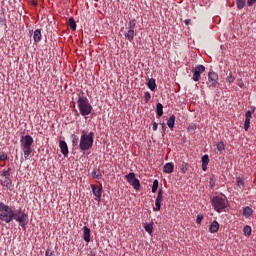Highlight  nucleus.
Listing matches in <instances>:
<instances>
[{"instance_id": "f257e3e1", "label": "nucleus", "mask_w": 256, "mask_h": 256, "mask_svg": "<svg viewBox=\"0 0 256 256\" xmlns=\"http://www.w3.org/2000/svg\"><path fill=\"white\" fill-rule=\"evenodd\" d=\"M94 137V132L90 131L89 133H87L85 130H82V134L80 135V142L78 144L80 152L86 153L93 147Z\"/></svg>"}, {"instance_id": "f03ea898", "label": "nucleus", "mask_w": 256, "mask_h": 256, "mask_svg": "<svg viewBox=\"0 0 256 256\" xmlns=\"http://www.w3.org/2000/svg\"><path fill=\"white\" fill-rule=\"evenodd\" d=\"M21 143V150L24 153V159L30 160L31 154L33 152V144H34V138L31 135H25L21 137L20 140Z\"/></svg>"}, {"instance_id": "7ed1b4c3", "label": "nucleus", "mask_w": 256, "mask_h": 256, "mask_svg": "<svg viewBox=\"0 0 256 256\" xmlns=\"http://www.w3.org/2000/svg\"><path fill=\"white\" fill-rule=\"evenodd\" d=\"M78 110L80 111V115H82V117L89 116L93 111V107L89 103L88 98L84 96V93L78 94Z\"/></svg>"}, {"instance_id": "20e7f679", "label": "nucleus", "mask_w": 256, "mask_h": 256, "mask_svg": "<svg viewBox=\"0 0 256 256\" xmlns=\"http://www.w3.org/2000/svg\"><path fill=\"white\" fill-rule=\"evenodd\" d=\"M14 210L9 205L0 201V221L10 224L13 222Z\"/></svg>"}, {"instance_id": "39448f33", "label": "nucleus", "mask_w": 256, "mask_h": 256, "mask_svg": "<svg viewBox=\"0 0 256 256\" xmlns=\"http://www.w3.org/2000/svg\"><path fill=\"white\" fill-rule=\"evenodd\" d=\"M211 205L217 213L227 212L228 200L226 196H213L211 197Z\"/></svg>"}, {"instance_id": "423d86ee", "label": "nucleus", "mask_w": 256, "mask_h": 256, "mask_svg": "<svg viewBox=\"0 0 256 256\" xmlns=\"http://www.w3.org/2000/svg\"><path fill=\"white\" fill-rule=\"evenodd\" d=\"M13 220L18 222L20 226L25 229L29 222V215L21 208L17 211H13Z\"/></svg>"}, {"instance_id": "0eeeda50", "label": "nucleus", "mask_w": 256, "mask_h": 256, "mask_svg": "<svg viewBox=\"0 0 256 256\" xmlns=\"http://www.w3.org/2000/svg\"><path fill=\"white\" fill-rule=\"evenodd\" d=\"M208 80L206 81V85L209 89H214L217 87L219 83V75L214 71H210L207 75Z\"/></svg>"}, {"instance_id": "6e6552de", "label": "nucleus", "mask_w": 256, "mask_h": 256, "mask_svg": "<svg viewBox=\"0 0 256 256\" xmlns=\"http://www.w3.org/2000/svg\"><path fill=\"white\" fill-rule=\"evenodd\" d=\"M136 20H130L128 22V32L124 33V37L128 42L133 43L135 37Z\"/></svg>"}, {"instance_id": "1a4fd4ad", "label": "nucleus", "mask_w": 256, "mask_h": 256, "mask_svg": "<svg viewBox=\"0 0 256 256\" xmlns=\"http://www.w3.org/2000/svg\"><path fill=\"white\" fill-rule=\"evenodd\" d=\"M206 71V67L204 65H197L191 69L192 72V80L194 82H199L201 75Z\"/></svg>"}, {"instance_id": "9d476101", "label": "nucleus", "mask_w": 256, "mask_h": 256, "mask_svg": "<svg viewBox=\"0 0 256 256\" xmlns=\"http://www.w3.org/2000/svg\"><path fill=\"white\" fill-rule=\"evenodd\" d=\"M90 187H92V194L96 197V201L101 202L103 193L102 188L95 184L90 185Z\"/></svg>"}, {"instance_id": "9b49d317", "label": "nucleus", "mask_w": 256, "mask_h": 256, "mask_svg": "<svg viewBox=\"0 0 256 256\" xmlns=\"http://www.w3.org/2000/svg\"><path fill=\"white\" fill-rule=\"evenodd\" d=\"M252 112L250 110L245 113V121H244V131L248 132L251 124Z\"/></svg>"}, {"instance_id": "f8f14e48", "label": "nucleus", "mask_w": 256, "mask_h": 256, "mask_svg": "<svg viewBox=\"0 0 256 256\" xmlns=\"http://www.w3.org/2000/svg\"><path fill=\"white\" fill-rule=\"evenodd\" d=\"M59 145H60V152H62V155H64V157H67L69 154V148L67 143L64 140H60Z\"/></svg>"}, {"instance_id": "ddd939ff", "label": "nucleus", "mask_w": 256, "mask_h": 256, "mask_svg": "<svg viewBox=\"0 0 256 256\" xmlns=\"http://www.w3.org/2000/svg\"><path fill=\"white\" fill-rule=\"evenodd\" d=\"M220 224L217 220H213L209 226V233L215 234L219 231Z\"/></svg>"}, {"instance_id": "4468645a", "label": "nucleus", "mask_w": 256, "mask_h": 256, "mask_svg": "<svg viewBox=\"0 0 256 256\" xmlns=\"http://www.w3.org/2000/svg\"><path fill=\"white\" fill-rule=\"evenodd\" d=\"M82 231H84V241L86 243L91 242V229L87 226L82 227Z\"/></svg>"}, {"instance_id": "2eb2a0df", "label": "nucleus", "mask_w": 256, "mask_h": 256, "mask_svg": "<svg viewBox=\"0 0 256 256\" xmlns=\"http://www.w3.org/2000/svg\"><path fill=\"white\" fill-rule=\"evenodd\" d=\"M163 172L165 174H172L174 172V164L171 162H167L164 166H163Z\"/></svg>"}, {"instance_id": "dca6fc26", "label": "nucleus", "mask_w": 256, "mask_h": 256, "mask_svg": "<svg viewBox=\"0 0 256 256\" xmlns=\"http://www.w3.org/2000/svg\"><path fill=\"white\" fill-rule=\"evenodd\" d=\"M1 185L8 190L12 188V180L10 177H5L1 179Z\"/></svg>"}, {"instance_id": "f3484780", "label": "nucleus", "mask_w": 256, "mask_h": 256, "mask_svg": "<svg viewBox=\"0 0 256 256\" xmlns=\"http://www.w3.org/2000/svg\"><path fill=\"white\" fill-rule=\"evenodd\" d=\"M102 177H103V174L100 168H94V170H92V178L96 180H101Z\"/></svg>"}, {"instance_id": "a211bd4d", "label": "nucleus", "mask_w": 256, "mask_h": 256, "mask_svg": "<svg viewBox=\"0 0 256 256\" xmlns=\"http://www.w3.org/2000/svg\"><path fill=\"white\" fill-rule=\"evenodd\" d=\"M242 212L245 218H250L253 215V209L250 206L243 207Z\"/></svg>"}, {"instance_id": "6ab92c4d", "label": "nucleus", "mask_w": 256, "mask_h": 256, "mask_svg": "<svg viewBox=\"0 0 256 256\" xmlns=\"http://www.w3.org/2000/svg\"><path fill=\"white\" fill-rule=\"evenodd\" d=\"M147 88L150 90V91H155L156 89V80L154 78H150L148 81H147Z\"/></svg>"}, {"instance_id": "aec40b11", "label": "nucleus", "mask_w": 256, "mask_h": 256, "mask_svg": "<svg viewBox=\"0 0 256 256\" xmlns=\"http://www.w3.org/2000/svg\"><path fill=\"white\" fill-rule=\"evenodd\" d=\"M175 121H176V116L175 115H170V117L167 119V126L170 129H173L175 126Z\"/></svg>"}, {"instance_id": "412c9836", "label": "nucleus", "mask_w": 256, "mask_h": 256, "mask_svg": "<svg viewBox=\"0 0 256 256\" xmlns=\"http://www.w3.org/2000/svg\"><path fill=\"white\" fill-rule=\"evenodd\" d=\"M68 26H70V30L76 31L77 24H76V21L73 17L68 18Z\"/></svg>"}, {"instance_id": "4be33fe9", "label": "nucleus", "mask_w": 256, "mask_h": 256, "mask_svg": "<svg viewBox=\"0 0 256 256\" xmlns=\"http://www.w3.org/2000/svg\"><path fill=\"white\" fill-rule=\"evenodd\" d=\"M42 39V33H41V29H37L34 32V41L35 43H40Z\"/></svg>"}, {"instance_id": "5701e85b", "label": "nucleus", "mask_w": 256, "mask_h": 256, "mask_svg": "<svg viewBox=\"0 0 256 256\" xmlns=\"http://www.w3.org/2000/svg\"><path fill=\"white\" fill-rule=\"evenodd\" d=\"M70 139L72 140V147L79 146V137L76 134L70 135Z\"/></svg>"}, {"instance_id": "b1692460", "label": "nucleus", "mask_w": 256, "mask_h": 256, "mask_svg": "<svg viewBox=\"0 0 256 256\" xmlns=\"http://www.w3.org/2000/svg\"><path fill=\"white\" fill-rule=\"evenodd\" d=\"M156 115L157 117L163 116V105L161 103L156 104Z\"/></svg>"}, {"instance_id": "393cba45", "label": "nucleus", "mask_w": 256, "mask_h": 256, "mask_svg": "<svg viewBox=\"0 0 256 256\" xmlns=\"http://www.w3.org/2000/svg\"><path fill=\"white\" fill-rule=\"evenodd\" d=\"M189 170V164L187 162H182L180 165V173L186 174V172Z\"/></svg>"}, {"instance_id": "a878e982", "label": "nucleus", "mask_w": 256, "mask_h": 256, "mask_svg": "<svg viewBox=\"0 0 256 256\" xmlns=\"http://www.w3.org/2000/svg\"><path fill=\"white\" fill-rule=\"evenodd\" d=\"M130 185H132V187H134V190H136V191L140 190L141 183H140V180L138 178H136L134 181H132L130 183Z\"/></svg>"}, {"instance_id": "bb28decb", "label": "nucleus", "mask_w": 256, "mask_h": 256, "mask_svg": "<svg viewBox=\"0 0 256 256\" xmlns=\"http://www.w3.org/2000/svg\"><path fill=\"white\" fill-rule=\"evenodd\" d=\"M246 6V0H236V7L238 10L244 9Z\"/></svg>"}, {"instance_id": "cd10ccee", "label": "nucleus", "mask_w": 256, "mask_h": 256, "mask_svg": "<svg viewBox=\"0 0 256 256\" xmlns=\"http://www.w3.org/2000/svg\"><path fill=\"white\" fill-rule=\"evenodd\" d=\"M243 233H244V235H245L246 237L251 236V234H252V228H251V226L245 225V226L243 227Z\"/></svg>"}, {"instance_id": "c85d7f7f", "label": "nucleus", "mask_w": 256, "mask_h": 256, "mask_svg": "<svg viewBox=\"0 0 256 256\" xmlns=\"http://www.w3.org/2000/svg\"><path fill=\"white\" fill-rule=\"evenodd\" d=\"M226 82L231 85L235 82V77L233 76L232 72H229L226 77Z\"/></svg>"}, {"instance_id": "c756f323", "label": "nucleus", "mask_w": 256, "mask_h": 256, "mask_svg": "<svg viewBox=\"0 0 256 256\" xmlns=\"http://www.w3.org/2000/svg\"><path fill=\"white\" fill-rule=\"evenodd\" d=\"M144 230L151 235L153 233V224L152 223H146L144 225Z\"/></svg>"}, {"instance_id": "7c9ffc66", "label": "nucleus", "mask_w": 256, "mask_h": 256, "mask_svg": "<svg viewBox=\"0 0 256 256\" xmlns=\"http://www.w3.org/2000/svg\"><path fill=\"white\" fill-rule=\"evenodd\" d=\"M158 187H159V181L157 179H154L151 187V192L156 193L158 190Z\"/></svg>"}, {"instance_id": "2f4dec72", "label": "nucleus", "mask_w": 256, "mask_h": 256, "mask_svg": "<svg viewBox=\"0 0 256 256\" xmlns=\"http://www.w3.org/2000/svg\"><path fill=\"white\" fill-rule=\"evenodd\" d=\"M216 149L218 152L222 153L223 151H225V143L223 141L218 142L216 145Z\"/></svg>"}, {"instance_id": "473e14b6", "label": "nucleus", "mask_w": 256, "mask_h": 256, "mask_svg": "<svg viewBox=\"0 0 256 256\" xmlns=\"http://www.w3.org/2000/svg\"><path fill=\"white\" fill-rule=\"evenodd\" d=\"M11 171H12V169L10 167L7 170H3L1 172V177L2 178H10Z\"/></svg>"}, {"instance_id": "72a5a7b5", "label": "nucleus", "mask_w": 256, "mask_h": 256, "mask_svg": "<svg viewBox=\"0 0 256 256\" xmlns=\"http://www.w3.org/2000/svg\"><path fill=\"white\" fill-rule=\"evenodd\" d=\"M137 179L135 177V173L134 172H130L128 173V175H126V181H128L130 184L135 180Z\"/></svg>"}, {"instance_id": "f704fd0d", "label": "nucleus", "mask_w": 256, "mask_h": 256, "mask_svg": "<svg viewBox=\"0 0 256 256\" xmlns=\"http://www.w3.org/2000/svg\"><path fill=\"white\" fill-rule=\"evenodd\" d=\"M236 183H237V186L240 189L244 188V186H245V181H244V179L242 177H237L236 178Z\"/></svg>"}, {"instance_id": "c9c22d12", "label": "nucleus", "mask_w": 256, "mask_h": 256, "mask_svg": "<svg viewBox=\"0 0 256 256\" xmlns=\"http://www.w3.org/2000/svg\"><path fill=\"white\" fill-rule=\"evenodd\" d=\"M162 201L155 199V207H153L154 212H159L161 210Z\"/></svg>"}, {"instance_id": "e433bc0d", "label": "nucleus", "mask_w": 256, "mask_h": 256, "mask_svg": "<svg viewBox=\"0 0 256 256\" xmlns=\"http://www.w3.org/2000/svg\"><path fill=\"white\" fill-rule=\"evenodd\" d=\"M210 159L209 156L207 154L203 155L201 157V163L204 165H209Z\"/></svg>"}, {"instance_id": "4c0bfd02", "label": "nucleus", "mask_w": 256, "mask_h": 256, "mask_svg": "<svg viewBox=\"0 0 256 256\" xmlns=\"http://www.w3.org/2000/svg\"><path fill=\"white\" fill-rule=\"evenodd\" d=\"M163 194H164L163 189H158L156 200L163 202Z\"/></svg>"}, {"instance_id": "58836bf2", "label": "nucleus", "mask_w": 256, "mask_h": 256, "mask_svg": "<svg viewBox=\"0 0 256 256\" xmlns=\"http://www.w3.org/2000/svg\"><path fill=\"white\" fill-rule=\"evenodd\" d=\"M150 100H151L150 92H145L144 93V102H145V104H148Z\"/></svg>"}, {"instance_id": "ea45409f", "label": "nucleus", "mask_w": 256, "mask_h": 256, "mask_svg": "<svg viewBox=\"0 0 256 256\" xmlns=\"http://www.w3.org/2000/svg\"><path fill=\"white\" fill-rule=\"evenodd\" d=\"M197 129V125L192 123V124H189V126L187 127V131L188 132H193L194 130Z\"/></svg>"}, {"instance_id": "a19ab883", "label": "nucleus", "mask_w": 256, "mask_h": 256, "mask_svg": "<svg viewBox=\"0 0 256 256\" xmlns=\"http://www.w3.org/2000/svg\"><path fill=\"white\" fill-rule=\"evenodd\" d=\"M8 160V156L5 152H0V162Z\"/></svg>"}, {"instance_id": "79ce46f5", "label": "nucleus", "mask_w": 256, "mask_h": 256, "mask_svg": "<svg viewBox=\"0 0 256 256\" xmlns=\"http://www.w3.org/2000/svg\"><path fill=\"white\" fill-rule=\"evenodd\" d=\"M203 220H204V216L203 215H197V217H196V224L197 225H201Z\"/></svg>"}, {"instance_id": "37998d69", "label": "nucleus", "mask_w": 256, "mask_h": 256, "mask_svg": "<svg viewBox=\"0 0 256 256\" xmlns=\"http://www.w3.org/2000/svg\"><path fill=\"white\" fill-rule=\"evenodd\" d=\"M44 256H56L55 251L51 249H46Z\"/></svg>"}, {"instance_id": "c03bdc74", "label": "nucleus", "mask_w": 256, "mask_h": 256, "mask_svg": "<svg viewBox=\"0 0 256 256\" xmlns=\"http://www.w3.org/2000/svg\"><path fill=\"white\" fill-rule=\"evenodd\" d=\"M256 4V0H247L248 7H253Z\"/></svg>"}, {"instance_id": "a18cd8bd", "label": "nucleus", "mask_w": 256, "mask_h": 256, "mask_svg": "<svg viewBox=\"0 0 256 256\" xmlns=\"http://www.w3.org/2000/svg\"><path fill=\"white\" fill-rule=\"evenodd\" d=\"M157 129H158V123H157V122H153V124H152V130H153L154 132H156Z\"/></svg>"}, {"instance_id": "49530a36", "label": "nucleus", "mask_w": 256, "mask_h": 256, "mask_svg": "<svg viewBox=\"0 0 256 256\" xmlns=\"http://www.w3.org/2000/svg\"><path fill=\"white\" fill-rule=\"evenodd\" d=\"M184 24H185L186 26H189V25L191 24V19H185V20H184Z\"/></svg>"}, {"instance_id": "de8ad7c7", "label": "nucleus", "mask_w": 256, "mask_h": 256, "mask_svg": "<svg viewBox=\"0 0 256 256\" xmlns=\"http://www.w3.org/2000/svg\"><path fill=\"white\" fill-rule=\"evenodd\" d=\"M208 164H202V171L206 172L208 169Z\"/></svg>"}, {"instance_id": "09e8293b", "label": "nucleus", "mask_w": 256, "mask_h": 256, "mask_svg": "<svg viewBox=\"0 0 256 256\" xmlns=\"http://www.w3.org/2000/svg\"><path fill=\"white\" fill-rule=\"evenodd\" d=\"M31 4H32L34 7H37V6H38V3L36 2V0H33V1L31 2Z\"/></svg>"}, {"instance_id": "8fccbe9b", "label": "nucleus", "mask_w": 256, "mask_h": 256, "mask_svg": "<svg viewBox=\"0 0 256 256\" xmlns=\"http://www.w3.org/2000/svg\"><path fill=\"white\" fill-rule=\"evenodd\" d=\"M210 186H211V188H213V187H214V184H210Z\"/></svg>"}, {"instance_id": "3c124183", "label": "nucleus", "mask_w": 256, "mask_h": 256, "mask_svg": "<svg viewBox=\"0 0 256 256\" xmlns=\"http://www.w3.org/2000/svg\"><path fill=\"white\" fill-rule=\"evenodd\" d=\"M88 256H90V255H88ZM92 256H95V255H92Z\"/></svg>"}]
</instances>
